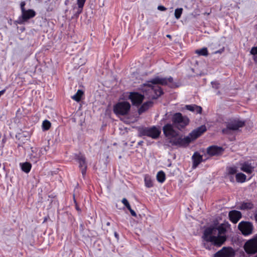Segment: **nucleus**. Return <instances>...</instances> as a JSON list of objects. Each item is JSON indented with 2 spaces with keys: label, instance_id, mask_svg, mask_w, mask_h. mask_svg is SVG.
<instances>
[{
  "label": "nucleus",
  "instance_id": "1",
  "mask_svg": "<svg viewBox=\"0 0 257 257\" xmlns=\"http://www.w3.org/2000/svg\"><path fill=\"white\" fill-rule=\"evenodd\" d=\"M226 229L223 224L217 226H210L204 231L202 244L208 250L214 249V246L220 247L226 240Z\"/></svg>",
  "mask_w": 257,
  "mask_h": 257
},
{
  "label": "nucleus",
  "instance_id": "2",
  "mask_svg": "<svg viewBox=\"0 0 257 257\" xmlns=\"http://www.w3.org/2000/svg\"><path fill=\"white\" fill-rule=\"evenodd\" d=\"M173 81V78L171 76L169 78L158 76L141 85V89L145 97L150 99H156L163 94V90L158 84L167 85Z\"/></svg>",
  "mask_w": 257,
  "mask_h": 257
},
{
  "label": "nucleus",
  "instance_id": "3",
  "mask_svg": "<svg viewBox=\"0 0 257 257\" xmlns=\"http://www.w3.org/2000/svg\"><path fill=\"white\" fill-rule=\"evenodd\" d=\"M206 131L205 125H202L192 131L188 136L184 138L175 137L169 141V143L172 145L178 147H184L187 146L192 141L196 139L202 134Z\"/></svg>",
  "mask_w": 257,
  "mask_h": 257
},
{
  "label": "nucleus",
  "instance_id": "4",
  "mask_svg": "<svg viewBox=\"0 0 257 257\" xmlns=\"http://www.w3.org/2000/svg\"><path fill=\"white\" fill-rule=\"evenodd\" d=\"M161 133V130L156 126L138 128V136L140 137L147 136L156 140L159 138Z\"/></svg>",
  "mask_w": 257,
  "mask_h": 257
},
{
  "label": "nucleus",
  "instance_id": "5",
  "mask_svg": "<svg viewBox=\"0 0 257 257\" xmlns=\"http://www.w3.org/2000/svg\"><path fill=\"white\" fill-rule=\"evenodd\" d=\"M173 125L179 130H181L187 126L189 122V119L186 116H183L181 113H174L172 117Z\"/></svg>",
  "mask_w": 257,
  "mask_h": 257
},
{
  "label": "nucleus",
  "instance_id": "6",
  "mask_svg": "<svg viewBox=\"0 0 257 257\" xmlns=\"http://www.w3.org/2000/svg\"><path fill=\"white\" fill-rule=\"evenodd\" d=\"M25 2L23 1L21 3L20 7L22 15L19 17L17 21L20 24H23L28 20L34 18L36 16V13L33 10L29 9L26 10L25 8Z\"/></svg>",
  "mask_w": 257,
  "mask_h": 257
},
{
  "label": "nucleus",
  "instance_id": "7",
  "mask_svg": "<svg viewBox=\"0 0 257 257\" xmlns=\"http://www.w3.org/2000/svg\"><path fill=\"white\" fill-rule=\"evenodd\" d=\"M245 124V122L240 120L238 119H233L230 120L226 124V127L222 130V133L223 134L229 135L231 131H237L239 128L243 127Z\"/></svg>",
  "mask_w": 257,
  "mask_h": 257
},
{
  "label": "nucleus",
  "instance_id": "8",
  "mask_svg": "<svg viewBox=\"0 0 257 257\" xmlns=\"http://www.w3.org/2000/svg\"><path fill=\"white\" fill-rule=\"evenodd\" d=\"M131 109V104L127 101L117 102L113 106V112L117 115H125L128 113Z\"/></svg>",
  "mask_w": 257,
  "mask_h": 257
},
{
  "label": "nucleus",
  "instance_id": "9",
  "mask_svg": "<svg viewBox=\"0 0 257 257\" xmlns=\"http://www.w3.org/2000/svg\"><path fill=\"white\" fill-rule=\"evenodd\" d=\"M238 228L244 235L252 234L253 229L252 223L248 221L240 222L238 225Z\"/></svg>",
  "mask_w": 257,
  "mask_h": 257
},
{
  "label": "nucleus",
  "instance_id": "10",
  "mask_svg": "<svg viewBox=\"0 0 257 257\" xmlns=\"http://www.w3.org/2000/svg\"><path fill=\"white\" fill-rule=\"evenodd\" d=\"M245 251L248 254L257 252V235L253 238L248 240L244 245Z\"/></svg>",
  "mask_w": 257,
  "mask_h": 257
},
{
  "label": "nucleus",
  "instance_id": "11",
  "mask_svg": "<svg viewBox=\"0 0 257 257\" xmlns=\"http://www.w3.org/2000/svg\"><path fill=\"white\" fill-rule=\"evenodd\" d=\"M235 252L230 247H223L213 254V257H234Z\"/></svg>",
  "mask_w": 257,
  "mask_h": 257
},
{
  "label": "nucleus",
  "instance_id": "12",
  "mask_svg": "<svg viewBox=\"0 0 257 257\" xmlns=\"http://www.w3.org/2000/svg\"><path fill=\"white\" fill-rule=\"evenodd\" d=\"M75 159L79 164V168H80L82 175L84 177L87 170V165L86 161V158L81 154L75 155Z\"/></svg>",
  "mask_w": 257,
  "mask_h": 257
},
{
  "label": "nucleus",
  "instance_id": "13",
  "mask_svg": "<svg viewBox=\"0 0 257 257\" xmlns=\"http://www.w3.org/2000/svg\"><path fill=\"white\" fill-rule=\"evenodd\" d=\"M128 98L131 100L133 105L139 106L142 103L145 98V95L144 93L142 95L138 92H132L130 93Z\"/></svg>",
  "mask_w": 257,
  "mask_h": 257
},
{
  "label": "nucleus",
  "instance_id": "14",
  "mask_svg": "<svg viewBox=\"0 0 257 257\" xmlns=\"http://www.w3.org/2000/svg\"><path fill=\"white\" fill-rule=\"evenodd\" d=\"M163 131L165 136L167 137H171L174 138L178 135V133L173 128V124L167 123L163 127Z\"/></svg>",
  "mask_w": 257,
  "mask_h": 257
},
{
  "label": "nucleus",
  "instance_id": "15",
  "mask_svg": "<svg viewBox=\"0 0 257 257\" xmlns=\"http://www.w3.org/2000/svg\"><path fill=\"white\" fill-rule=\"evenodd\" d=\"M224 149L222 147L211 146L207 148V153L210 156H218L222 154Z\"/></svg>",
  "mask_w": 257,
  "mask_h": 257
},
{
  "label": "nucleus",
  "instance_id": "16",
  "mask_svg": "<svg viewBox=\"0 0 257 257\" xmlns=\"http://www.w3.org/2000/svg\"><path fill=\"white\" fill-rule=\"evenodd\" d=\"M240 165V170L247 174H250L254 171V167L248 162H244Z\"/></svg>",
  "mask_w": 257,
  "mask_h": 257
},
{
  "label": "nucleus",
  "instance_id": "17",
  "mask_svg": "<svg viewBox=\"0 0 257 257\" xmlns=\"http://www.w3.org/2000/svg\"><path fill=\"white\" fill-rule=\"evenodd\" d=\"M192 159L193 161V168H196L198 165L203 161L202 156L200 155L197 152L194 153L192 157Z\"/></svg>",
  "mask_w": 257,
  "mask_h": 257
},
{
  "label": "nucleus",
  "instance_id": "18",
  "mask_svg": "<svg viewBox=\"0 0 257 257\" xmlns=\"http://www.w3.org/2000/svg\"><path fill=\"white\" fill-rule=\"evenodd\" d=\"M230 220L234 223H236L241 217V213L238 211H232L229 212Z\"/></svg>",
  "mask_w": 257,
  "mask_h": 257
},
{
  "label": "nucleus",
  "instance_id": "19",
  "mask_svg": "<svg viewBox=\"0 0 257 257\" xmlns=\"http://www.w3.org/2000/svg\"><path fill=\"white\" fill-rule=\"evenodd\" d=\"M185 107L187 110L197 113H201L202 112V107L195 104L186 105Z\"/></svg>",
  "mask_w": 257,
  "mask_h": 257
},
{
  "label": "nucleus",
  "instance_id": "20",
  "mask_svg": "<svg viewBox=\"0 0 257 257\" xmlns=\"http://www.w3.org/2000/svg\"><path fill=\"white\" fill-rule=\"evenodd\" d=\"M253 204L249 201H243L241 203L240 209L241 210H248L253 208Z\"/></svg>",
  "mask_w": 257,
  "mask_h": 257
},
{
  "label": "nucleus",
  "instance_id": "21",
  "mask_svg": "<svg viewBox=\"0 0 257 257\" xmlns=\"http://www.w3.org/2000/svg\"><path fill=\"white\" fill-rule=\"evenodd\" d=\"M152 104L153 103L151 101H148L143 103L138 110L139 113L141 114L146 111L152 105Z\"/></svg>",
  "mask_w": 257,
  "mask_h": 257
},
{
  "label": "nucleus",
  "instance_id": "22",
  "mask_svg": "<svg viewBox=\"0 0 257 257\" xmlns=\"http://www.w3.org/2000/svg\"><path fill=\"white\" fill-rule=\"evenodd\" d=\"M32 153L30 155L31 161L34 163H36L39 160V155L37 153L36 149L31 148Z\"/></svg>",
  "mask_w": 257,
  "mask_h": 257
},
{
  "label": "nucleus",
  "instance_id": "23",
  "mask_svg": "<svg viewBox=\"0 0 257 257\" xmlns=\"http://www.w3.org/2000/svg\"><path fill=\"white\" fill-rule=\"evenodd\" d=\"M85 2L86 0H77V4L78 5V8L77 12L75 14L76 17H78L79 15L82 13L83 8Z\"/></svg>",
  "mask_w": 257,
  "mask_h": 257
},
{
  "label": "nucleus",
  "instance_id": "24",
  "mask_svg": "<svg viewBox=\"0 0 257 257\" xmlns=\"http://www.w3.org/2000/svg\"><path fill=\"white\" fill-rule=\"evenodd\" d=\"M20 165L21 166L22 170L26 173H28L29 172H30L32 168V165L31 163L27 162L23 163H20Z\"/></svg>",
  "mask_w": 257,
  "mask_h": 257
},
{
  "label": "nucleus",
  "instance_id": "25",
  "mask_svg": "<svg viewBox=\"0 0 257 257\" xmlns=\"http://www.w3.org/2000/svg\"><path fill=\"white\" fill-rule=\"evenodd\" d=\"M235 178L237 182L243 183L245 181L246 176L242 173H239L236 174Z\"/></svg>",
  "mask_w": 257,
  "mask_h": 257
},
{
  "label": "nucleus",
  "instance_id": "26",
  "mask_svg": "<svg viewBox=\"0 0 257 257\" xmlns=\"http://www.w3.org/2000/svg\"><path fill=\"white\" fill-rule=\"evenodd\" d=\"M195 53L199 56H207L208 55L207 48L203 47L200 49H197L195 51Z\"/></svg>",
  "mask_w": 257,
  "mask_h": 257
},
{
  "label": "nucleus",
  "instance_id": "27",
  "mask_svg": "<svg viewBox=\"0 0 257 257\" xmlns=\"http://www.w3.org/2000/svg\"><path fill=\"white\" fill-rule=\"evenodd\" d=\"M166 179L165 173L162 171H159L157 174V179L160 183H163Z\"/></svg>",
  "mask_w": 257,
  "mask_h": 257
},
{
  "label": "nucleus",
  "instance_id": "28",
  "mask_svg": "<svg viewBox=\"0 0 257 257\" xmlns=\"http://www.w3.org/2000/svg\"><path fill=\"white\" fill-rule=\"evenodd\" d=\"M83 94V92L81 90H78L77 92L75 94L71 97L72 99L75 100L76 101L79 102L81 98L82 95Z\"/></svg>",
  "mask_w": 257,
  "mask_h": 257
},
{
  "label": "nucleus",
  "instance_id": "29",
  "mask_svg": "<svg viewBox=\"0 0 257 257\" xmlns=\"http://www.w3.org/2000/svg\"><path fill=\"white\" fill-rule=\"evenodd\" d=\"M145 186L148 188H151L153 186V183L151 178L149 175H146L145 177Z\"/></svg>",
  "mask_w": 257,
  "mask_h": 257
},
{
  "label": "nucleus",
  "instance_id": "30",
  "mask_svg": "<svg viewBox=\"0 0 257 257\" xmlns=\"http://www.w3.org/2000/svg\"><path fill=\"white\" fill-rule=\"evenodd\" d=\"M182 8H177L175 10V17L176 19L178 20L181 18V15L183 13Z\"/></svg>",
  "mask_w": 257,
  "mask_h": 257
},
{
  "label": "nucleus",
  "instance_id": "31",
  "mask_svg": "<svg viewBox=\"0 0 257 257\" xmlns=\"http://www.w3.org/2000/svg\"><path fill=\"white\" fill-rule=\"evenodd\" d=\"M51 126V123L49 121L47 120H45L43 121L42 123V128L44 131L48 130Z\"/></svg>",
  "mask_w": 257,
  "mask_h": 257
},
{
  "label": "nucleus",
  "instance_id": "32",
  "mask_svg": "<svg viewBox=\"0 0 257 257\" xmlns=\"http://www.w3.org/2000/svg\"><path fill=\"white\" fill-rule=\"evenodd\" d=\"M250 54L253 56V59L257 62V46L253 47L250 50Z\"/></svg>",
  "mask_w": 257,
  "mask_h": 257
},
{
  "label": "nucleus",
  "instance_id": "33",
  "mask_svg": "<svg viewBox=\"0 0 257 257\" xmlns=\"http://www.w3.org/2000/svg\"><path fill=\"white\" fill-rule=\"evenodd\" d=\"M228 172V175H234L237 172L236 168L235 167H228L227 169Z\"/></svg>",
  "mask_w": 257,
  "mask_h": 257
},
{
  "label": "nucleus",
  "instance_id": "34",
  "mask_svg": "<svg viewBox=\"0 0 257 257\" xmlns=\"http://www.w3.org/2000/svg\"><path fill=\"white\" fill-rule=\"evenodd\" d=\"M121 202L124 204V205L127 208V209H130L131 208L130 203H128L127 200L124 198L122 199Z\"/></svg>",
  "mask_w": 257,
  "mask_h": 257
},
{
  "label": "nucleus",
  "instance_id": "35",
  "mask_svg": "<svg viewBox=\"0 0 257 257\" xmlns=\"http://www.w3.org/2000/svg\"><path fill=\"white\" fill-rule=\"evenodd\" d=\"M211 85L213 88L218 89L219 87V83L217 81L211 82Z\"/></svg>",
  "mask_w": 257,
  "mask_h": 257
},
{
  "label": "nucleus",
  "instance_id": "36",
  "mask_svg": "<svg viewBox=\"0 0 257 257\" xmlns=\"http://www.w3.org/2000/svg\"><path fill=\"white\" fill-rule=\"evenodd\" d=\"M158 10L161 11H165L167 9L163 6H159L158 7Z\"/></svg>",
  "mask_w": 257,
  "mask_h": 257
},
{
  "label": "nucleus",
  "instance_id": "37",
  "mask_svg": "<svg viewBox=\"0 0 257 257\" xmlns=\"http://www.w3.org/2000/svg\"><path fill=\"white\" fill-rule=\"evenodd\" d=\"M128 210L130 211L131 215L133 216H134V217H136L137 216V214L135 212V211L133 210L131 208H130V209H128Z\"/></svg>",
  "mask_w": 257,
  "mask_h": 257
},
{
  "label": "nucleus",
  "instance_id": "38",
  "mask_svg": "<svg viewBox=\"0 0 257 257\" xmlns=\"http://www.w3.org/2000/svg\"><path fill=\"white\" fill-rule=\"evenodd\" d=\"M228 178L230 182H234V179L233 175H228Z\"/></svg>",
  "mask_w": 257,
  "mask_h": 257
},
{
  "label": "nucleus",
  "instance_id": "39",
  "mask_svg": "<svg viewBox=\"0 0 257 257\" xmlns=\"http://www.w3.org/2000/svg\"><path fill=\"white\" fill-rule=\"evenodd\" d=\"M224 51V48L221 49L219 50L216 51L214 52V54L221 53Z\"/></svg>",
  "mask_w": 257,
  "mask_h": 257
},
{
  "label": "nucleus",
  "instance_id": "40",
  "mask_svg": "<svg viewBox=\"0 0 257 257\" xmlns=\"http://www.w3.org/2000/svg\"><path fill=\"white\" fill-rule=\"evenodd\" d=\"M143 143H144V142H143V141H140V142H139L138 143V146H142V145H143Z\"/></svg>",
  "mask_w": 257,
  "mask_h": 257
},
{
  "label": "nucleus",
  "instance_id": "41",
  "mask_svg": "<svg viewBox=\"0 0 257 257\" xmlns=\"http://www.w3.org/2000/svg\"><path fill=\"white\" fill-rule=\"evenodd\" d=\"M114 236L116 238H118V234L117 233V232H114Z\"/></svg>",
  "mask_w": 257,
  "mask_h": 257
},
{
  "label": "nucleus",
  "instance_id": "42",
  "mask_svg": "<svg viewBox=\"0 0 257 257\" xmlns=\"http://www.w3.org/2000/svg\"><path fill=\"white\" fill-rule=\"evenodd\" d=\"M167 37L168 38H170L171 37V35H167Z\"/></svg>",
  "mask_w": 257,
  "mask_h": 257
},
{
  "label": "nucleus",
  "instance_id": "43",
  "mask_svg": "<svg viewBox=\"0 0 257 257\" xmlns=\"http://www.w3.org/2000/svg\"><path fill=\"white\" fill-rule=\"evenodd\" d=\"M106 225H107V226L110 225V222H107V223H106Z\"/></svg>",
  "mask_w": 257,
  "mask_h": 257
},
{
  "label": "nucleus",
  "instance_id": "44",
  "mask_svg": "<svg viewBox=\"0 0 257 257\" xmlns=\"http://www.w3.org/2000/svg\"><path fill=\"white\" fill-rule=\"evenodd\" d=\"M255 257H257V254L255 256Z\"/></svg>",
  "mask_w": 257,
  "mask_h": 257
}]
</instances>
